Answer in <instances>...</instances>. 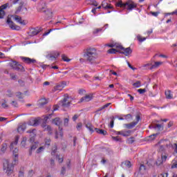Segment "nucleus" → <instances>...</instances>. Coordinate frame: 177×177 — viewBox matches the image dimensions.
<instances>
[{
	"mask_svg": "<svg viewBox=\"0 0 177 177\" xmlns=\"http://www.w3.org/2000/svg\"><path fill=\"white\" fill-rule=\"evenodd\" d=\"M127 167V168H131L132 167V164L129 160H125L124 162H122V167Z\"/></svg>",
	"mask_w": 177,
	"mask_h": 177,
	"instance_id": "nucleus-28",
	"label": "nucleus"
},
{
	"mask_svg": "<svg viewBox=\"0 0 177 177\" xmlns=\"http://www.w3.org/2000/svg\"><path fill=\"white\" fill-rule=\"evenodd\" d=\"M56 151H57V145L55 144L54 146L52 147L51 154L53 156H55V154H56Z\"/></svg>",
	"mask_w": 177,
	"mask_h": 177,
	"instance_id": "nucleus-37",
	"label": "nucleus"
},
{
	"mask_svg": "<svg viewBox=\"0 0 177 177\" xmlns=\"http://www.w3.org/2000/svg\"><path fill=\"white\" fill-rule=\"evenodd\" d=\"M156 139V133H153L151 136H149L148 137L146 138V140L148 142H151L152 140H154Z\"/></svg>",
	"mask_w": 177,
	"mask_h": 177,
	"instance_id": "nucleus-32",
	"label": "nucleus"
},
{
	"mask_svg": "<svg viewBox=\"0 0 177 177\" xmlns=\"http://www.w3.org/2000/svg\"><path fill=\"white\" fill-rule=\"evenodd\" d=\"M6 96H8V97H13V93L12 92L11 90H8L7 91Z\"/></svg>",
	"mask_w": 177,
	"mask_h": 177,
	"instance_id": "nucleus-48",
	"label": "nucleus"
},
{
	"mask_svg": "<svg viewBox=\"0 0 177 177\" xmlns=\"http://www.w3.org/2000/svg\"><path fill=\"white\" fill-rule=\"evenodd\" d=\"M15 20L19 23V24H22V26H26V22H24V20H23L20 16L15 15Z\"/></svg>",
	"mask_w": 177,
	"mask_h": 177,
	"instance_id": "nucleus-22",
	"label": "nucleus"
},
{
	"mask_svg": "<svg viewBox=\"0 0 177 177\" xmlns=\"http://www.w3.org/2000/svg\"><path fill=\"white\" fill-rule=\"evenodd\" d=\"M8 64L12 68L13 70H16V71H20L21 73H24L26 71L24 66L17 61L11 60Z\"/></svg>",
	"mask_w": 177,
	"mask_h": 177,
	"instance_id": "nucleus-5",
	"label": "nucleus"
},
{
	"mask_svg": "<svg viewBox=\"0 0 177 177\" xmlns=\"http://www.w3.org/2000/svg\"><path fill=\"white\" fill-rule=\"evenodd\" d=\"M20 59L24 63H26V64H35V63H37V59H31L27 57H20Z\"/></svg>",
	"mask_w": 177,
	"mask_h": 177,
	"instance_id": "nucleus-13",
	"label": "nucleus"
},
{
	"mask_svg": "<svg viewBox=\"0 0 177 177\" xmlns=\"http://www.w3.org/2000/svg\"><path fill=\"white\" fill-rule=\"evenodd\" d=\"M86 128L88 129V131H91V133H93L94 130H93V125H92L91 123H88L86 124Z\"/></svg>",
	"mask_w": 177,
	"mask_h": 177,
	"instance_id": "nucleus-31",
	"label": "nucleus"
},
{
	"mask_svg": "<svg viewBox=\"0 0 177 177\" xmlns=\"http://www.w3.org/2000/svg\"><path fill=\"white\" fill-rule=\"evenodd\" d=\"M108 5H109V3H107V2H106V1H104L102 3V8H104V9H106L107 8Z\"/></svg>",
	"mask_w": 177,
	"mask_h": 177,
	"instance_id": "nucleus-57",
	"label": "nucleus"
},
{
	"mask_svg": "<svg viewBox=\"0 0 177 177\" xmlns=\"http://www.w3.org/2000/svg\"><path fill=\"white\" fill-rule=\"evenodd\" d=\"M10 77L11 78V80H13L14 81H16L17 76H16L15 74L13 73H10Z\"/></svg>",
	"mask_w": 177,
	"mask_h": 177,
	"instance_id": "nucleus-55",
	"label": "nucleus"
},
{
	"mask_svg": "<svg viewBox=\"0 0 177 177\" xmlns=\"http://www.w3.org/2000/svg\"><path fill=\"white\" fill-rule=\"evenodd\" d=\"M110 127L114 128V118H112V120L110 122Z\"/></svg>",
	"mask_w": 177,
	"mask_h": 177,
	"instance_id": "nucleus-61",
	"label": "nucleus"
},
{
	"mask_svg": "<svg viewBox=\"0 0 177 177\" xmlns=\"http://www.w3.org/2000/svg\"><path fill=\"white\" fill-rule=\"evenodd\" d=\"M16 96L19 100H23L24 98V96H23V93L21 92H17Z\"/></svg>",
	"mask_w": 177,
	"mask_h": 177,
	"instance_id": "nucleus-43",
	"label": "nucleus"
},
{
	"mask_svg": "<svg viewBox=\"0 0 177 177\" xmlns=\"http://www.w3.org/2000/svg\"><path fill=\"white\" fill-rule=\"evenodd\" d=\"M137 39H138V41H139V42H143L144 41H146V37H142L140 35H138Z\"/></svg>",
	"mask_w": 177,
	"mask_h": 177,
	"instance_id": "nucleus-46",
	"label": "nucleus"
},
{
	"mask_svg": "<svg viewBox=\"0 0 177 177\" xmlns=\"http://www.w3.org/2000/svg\"><path fill=\"white\" fill-rule=\"evenodd\" d=\"M18 142H19V137H16L15 142H12V143L10 144V150H13V145H17Z\"/></svg>",
	"mask_w": 177,
	"mask_h": 177,
	"instance_id": "nucleus-35",
	"label": "nucleus"
},
{
	"mask_svg": "<svg viewBox=\"0 0 177 177\" xmlns=\"http://www.w3.org/2000/svg\"><path fill=\"white\" fill-rule=\"evenodd\" d=\"M133 86H135V88H140L141 86L140 81H137L136 82L133 83Z\"/></svg>",
	"mask_w": 177,
	"mask_h": 177,
	"instance_id": "nucleus-47",
	"label": "nucleus"
},
{
	"mask_svg": "<svg viewBox=\"0 0 177 177\" xmlns=\"http://www.w3.org/2000/svg\"><path fill=\"white\" fill-rule=\"evenodd\" d=\"M68 118H66L64 120V125L65 127H67L68 125Z\"/></svg>",
	"mask_w": 177,
	"mask_h": 177,
	"instance_id": "nucleus-60",
	"label": "nucleus"
},
{
	"mask_svg": "<svg viewBox=\"0 0 177 177\" xmlns=\"http://www.w3.org/2000/svg\"><path fill=\"white\" fill-rule=\"evenodd\" d=\"M19 133H23L26 131V124H21L17 128Z\"/></svg>",
	"mask_w": 177,
	"mask_h": 177,
	"instance_id": "nucleus-27",
	"label": "nucleus"
},
{
	"mask_svg": "<svg viewBox=\"0 0 177 177\" xmlns=\"http://www.w3.org/2000/svg\"><path fill=\"white\" fill-rule=\"evenodd\" d=\"M102 31H103V28H95L93 31V35H96V34H99V32H102Z\"/></svg>",
	"mask_w": 177,
	"mask_h": 177,
	"instance_id": "nucleus-36",
	"label": "nucleus"
},
{
	"mask_svg": "<svg viewBox=\"0 0 177 177\" xmlns=\"http://www.w3.org/2000/svg\"><path fill=\"white\" fill-rule=\"evenodd\" d=\"M41 31H42V28H32L30 32V35L31 37H34V35H38V34H39V32H41Z\"/></svg>",
	"mask_w": 177,
	"mask_h": 177,
	"instance_id": "nucleus-16",
	"label": "nucleus"
},
{
	"mask_svg": "<svg viewBox=\"0 0 177 177\" xmlns=\"http://www.w3.org/2000/svg\"><path fill=\"white\" fill-rule=\"evenodd\" d=\"M66 174V167H62L61 169V175H64Z\"/></svg>",
	"mask_w": 177,
	"mask_h": 177,
	"instance_id": "nucleus-63",
	"label": "nucleus"
},
{
	"mask_svg": "<svg viewBox=\"0 0 177 177\" xmlns=\"http://www.w3.org/2000/svg\"><path fill=\"white\" fill-rule=\"evenodd\" d=\"M41 124V118H38L30 122L29 124L32 127H38Z\"/></svg>",
	"mask_w": 177,
	"mask_h": 177,
	"instance_id": "nucleus-19",
	"label": "nucleus"
},
{
	"mask_svg": "<svg viewBox=\"0 0 177 177\" xmlns=\"http://www.w3.org/2000/svg\"><path fill=\"white\" fill-rule=\"evenodd\" d=\"M59 56H60V53H59V52L52 51L51 53H50L48 55H46V58L48 60L55 61L56 60V59H57V57H59Z\"/></svg>",
	"mask_w": 177,
	"mask_h": 177,
	"instance_id": "nucleus-12",
	"label": "nucleus"
},
{
	"mask_svg": "<svg viewBox=\"0 0 177 177\" xmlns=\"http://www.w3.org/2000/svg\"><path fill=\"white\" fill-rule=\"evenodd\" d=\"M6 8H12V6H10L9 1L8 3H6V4H4V5H2L0 7V10H5V9H6Z\"/></svg>",
	"mask_w": 177,
	"mask_h": 177,
	"instance_id": "nucleus-33",
	"label": "nucleus"
},
{
	"mask_svg": "<svg viewBox=\"0 0 177 177\" xmlns=\"http://www.w3.org/2000/svg\"><path fill=\"white\" fill-rule=\"evenodd\" d=\"M137 91L138 93H140V95H143V93H146V88H140L138 89Z\"/></svg>",
	"mask_w": 177,
	"mask_h": 177,
	"instance_id": "nucleus-51",
	"label": "nucleus"
},
{
	"mask_svg": "<svg viewBox=\"0 0 177 177\" xmlns=\"http://www.w3.org/2000/svg\"><path fill=\"white\" fill-rule=\"evenodd\" d=\"M39 12H41V13H45L46 14V19L48 20L52 19L53 17V12H52V10L50 9H46V7H41L38 9Z\"/></svg>",
	"mask_w": 177,
	"mask_h": 177,
	"instance_id": "nucleus-7",
	"label": "nucleus"
},
{
	"mask_svg": "<svg viewBox=\"0 0 177 177\" xmlns=\"http://www.w3.org/2000/svg\"><path fill=\"white\" fill-rule=\"evenodd\" d=\"M95 130L96 131L97 133H100V135H103L104 136H106V135H107V131L104 129L95 128Z\"/></svg>",
	"mask_w": 177,
	"mask_h": 177,
	"instance_id": "nucleus-25",
	"label": "nucleus"
},
{
	"mask_svg": "<svg viewBox=\"0 0 177 177\" xmlns=\"http://www.w3.org/2000/svg\"><path fill=\"white\" fill-rule=\"evenodd\" d=\"M39 104L41 106H45V104H48V100L45 98H41L39 100Z\"/></svg>",
	"mask_w": 177,
	"mask_h": 177,
	"instance_id": "nucleus-34",
	"label": "nucleus"
},
{
	"mask_svg": "<svg viewBox=\"0 0 177 177\" xmlns=\"http://www.w3.org/2000/svg\"><path fill=\"white\" fill-rule=\"evenodd\" d=\"M69 99H70V97L68 96V94H65L64 99L59 102V106L64 108L70 107L71 101Z\"/></svg>",
	"mask_w": 177,
	"mask_h": 177,
	"instance_id": "nucleus-6",
	"label": "nucleus"
},
{
	"mask_svg": "<svg viewBox=\"0 0 177 177\" xmlns=\"http://www.w3.org/2000/svg\"><path fill=\"white\" fill-rule=\"evenodd\" d=\"M158 122H160V121L156 120V131H158V132L156 133V136H157V135H160V132L164 130V126L162 125L164 123L158 124Z\"/></svg>",
	"mask_w": 177,
	"mask_h": 177,
	"instance_id": "nucleus-17",
	"label": "nucleus"
},
{
	"mask_svg": "<svg viewBox=\"0 0 177 177\" xmlns=\"http://www.w3.org/2000/svg\"><path fill=\"white\" fill-rule=\"evenodd\" d=\"M135 142V138L133 137H131L127 139V143L129 145H132Z\"/></svg>",
	"mask_w": 177,
	"mask_h": 177,
	"instance_id": "nucleus-45",
	"label": "nucleus"
},
{
	"mask_svg": "<svg viewBox=\"0 0 177 177\" xmlns=\"http://www.w3.org/2000/svg\"><path fill=\"white\" fill-rule=\"evenodd\" d=\"M24 5V2H21L19 3V6L17 7V8L15 10V15H19L20 12L23 10V6Z\"/></svg>",
	"mask_w": 177,
	"mask_h": 177,
	"instance_id": "nucleus-23",
	"label": "nucleus"
},
{
	"mask_svg": "<svg viewBox=\"0 0 177 177\" xmlns=\"http://www.w3.org/2000/svg\"><path fill=\"white\" fill-rule=\"evenodd\" d=\"M6 12L3 10H0V19L5 17Z\"/></svg>",
	"mask_w": 177,
	"mask_h": 177,
	"instance_id": "nucleus-52",
	"label": "nucleus"
},
{
	"mask_svg": "<svg viewBox=\"0 0 177 177\" xmlns=\"http://www.w3.org/2000/svg\"><path fill=\"white\" fill-rule=\"evenodd\" d=\"M108 53H111V54H115L117 52H119L120 53V50H117V49L115 48H111L109 50H108Z\"/></svg>",
	"mask_w": 177,
	"mask_h": 177,
	"instance_id": "nucleus-41",
	"label": "nucleus"
},
{
	"mask_svg": "<svg viewBox=\"0 0 177 177\" xmlns=\"http://www.w3.org/2000/svg\"><path fill=\"white\" fill-rule=\"evenodd\" d=\"M117 49H119V50H122L120 52L122 55H124L125 56H129L131 53H132V49H131V47L128 48H124L121 45L116 46Z\"/></svg>",
	"mask_w": 177,
	"mask_h": 177,
	"instance_id": "nucleus-8",
	"label": "nucleus"
},
{
	"mask_svg": "<svg viewBox=\"0 0 177 177\" xmlns=\"http://www.w3.org/2000/svg\"><path fill=\"white\" fill-rule=\"evenodd\" d=\"M56 158L58 159V162H59V164L63 162V158H60V155H57Z\"/></svg>",
	"mask_w": 177,
	"mask_h": 177,
	"instance_id": "nucleus-59",
	"label": "nucleus"
},
{
	"mask_svg": "<svg viewBox=\"0 0 177 177\" xmlns=\"http://www.w3.org/2000/svg\"><path fill=\"white\" fill-rule=\"evenodd\" d=\"M7 24H8L11 30H16L17 31H19L21 29V28L16 24H15L14 22L12 21V19L8 17L6 21Z\"/></svg>",
	"mask_w": 177,
	"mask_h": 177,
	"instance_id": "nucleus-9",
	"label": "nucleus"
},
{
	"mask_svg": "<svg viewBox=\"0 0 177 177\" xmlns=\"http://www.w3.org/2000/svg\"><path fill=\"white\" fill-rule=\"evenodd\" d=\"M8 147V145H6V144H3L2 147H1V151H6V147Z\"/></svg>",
	"mask_w": 177,
	"mask_h": 177,
	"instance_id": "nucleus-62",
	"label": "nucleus"
},
{
	"mask_svg": "<svg viewBox=\"0 0 177 177\" xmlns=\"http://www.w3.org/2000/svg\"><path fill=\"white\" fill-rule=\"evenodd\" d=\"M20 0H10L8 3H10V6L12 7L13 5H16L17 2H19Z\"/></svg>",
	"mask_w": 177,
	"mask_h": 177,
	"instance_id": "nucleus-44",
	"label": "nucleus"
},
{
	"mask_svg": "<svg viewBox=\"0 0 177 177\" xmlns=\"http://www.w3.org/2000/svg\"><path fill=\"white\" fill-rule=\"evenodd\" d=\"M156 146L158 147V155H162V156H168V153H167V151H165V147L162 145L156 144Z\"/></svg>",
	"mask_w": 177,
	"mask_h": 177,
	"instance_id": "nucleus-14",
	"label": "nucleus"
},
{
	"mask_svg": "<svg viewBox=\"0 0 177 177\" xmlns=\"http://www.w3.org/2000/svg\"><path fill=\"white\" fill-rule=\"evenodd\" d=\"M92 99H93V95L92 94H88L86 95L84 97H82L80 100V102H91V100H92Z\"/></svg>",
	"mask_w": 177,
	"mask_h": 177,
	"instance_id": "nucleus-18",
	"label": "nucleus"
},
{
	"mask_svg": "<svg viewBox=\"0 0 177 177\" xmlns=\"http://www.w3.org/2000/svg\"><path fill=\"white\" fill-rule=\"evenodd\" d=\"M138 172L141 175H145V174H146V172H147L146 166L143 164H140V167H139Z\"/></svg>",
	"mask_w": 177,
	"mask_h": 177,
	"instance_id": "nucleus-21",
	"label": "nucleus"
},
{
	"mask_svg": "<svg viewBox=\"0 0 177 177\" xmlns=\"http://www.w3.org/2000/svg\"><path fill=\"white\" fill-rule=\"evenodd\" d=\"M27 142V138L24 137L22 138V140L21 142V146H22V147H26V143Z\"/></svg>",
	"mask_w": 177,
	"mask_h": 177,
	"instance_id": "nucleus-42",
	"label": "nucleus"
},
{
	"mask_svg": "<svg viewBox=\"0 0 177 177\" xmlns=\"http://www.w3.org/2000/svg\"><path fill=\"white\" fill-rule=\"evenodd\" d=\"M112 139L115 142H121V138H120V137L118 136H116V137L112 136Z\"/></svg>",
	"mask_w": 177,
	"mask_h": 177,
	"instance_id": "nucleus-54",
	"label": "nucleus"
},
{
	"mask_svg": "<svg viewBox=\"0 0 177 177\" xmlns=\"http://www.w3.org/2000/svg\"><path fill=\"white\" fill-rule=\"evenodd\" d=\"M167 158H168V155H158L156 162V165H162V163L167 161Z\"/></svg>",
	"mask_w": 177,
	"mask_h": 177,
	"instance_id": "nucleus-11",
	"label": "nucleus"
},
{
	"mask_svg": "<svg viewBox=\"0 0 177 177\" xmlns=\"http://www.w3.org/2000/svg\"><path fill=\"white\" fill-rule=\"evenodd\" d=\"M84 57L90 64H96V59L99 57L97 50L93 47H88L84 50Z\"/></svg>",
	"mask_w": 177,
	"mask_h": 177,
	"instance_id": "nucleus-2",
	"label": "nucleus"
},
{
	"mask_svg": "<svg viewBox=\"0 0 177 177\" xmlns=\"http://www.w3.org/2000/svg\"><path fill=\"white\" fill-rule=\"evenodd\" d=\"M52 115H53V113H50V114H48V115H46L45 117H44V122H48V120H50V118H52Z\"/></svg>",
	"mask_w": 177,
	"mask_h": 177,
	"instance_id": "nucleus-38",
	"label": "nucleus"
},
{
	"mask_svg": "<svg viewBox=\"0 0 177 177\" xmlns=\"http://www.w3.org/2000/svg\"><path fill=\"white\" fill-rule=\"evenodd\" d=\"M53 124L55 125H57V127H60L62 124V120L59 118H55L54 120H53Z\"/></svg>",
	"mask_w": 177,
	"mask_h": 177,
	"instance_id": "nucleus-24",
	"label": "nucleus"
},
{
	"mask_svg": "<svg viewBox=\"0 0 177 177\" xmlns=\"http://www.w3.org/2000/svg\"><path fill=\"white\" fill-rule=\"evenodd\" d=\"M158 145H160V146H163L164 147H167V149H175V151L177 153V145L176 143L173 145L168 139H162L158 142Z\"/></svg>",
	"mask_w": 177,
	"mask_h": 177,
	"instance_id": "nucleus-4",
	"label": "nucleus"
},
{
	"mask_svg": "<svg viewBox=\"0 0 177 177\" xmlns=\"http://www.w3.org/2000/svg\"><path fill=\"white\" fill-rule=\"evenodd\" d=\"M158 177H168V173L160 174Z\"/></svg>",
	"mask_w": 177,
	"mask_h": 177,
	"instance_id": "nucleus-64",
	"label": "nucleus"
},
{
	"mask_svg": "<svg viewBox=\"0 0 177 177\" xmlns=\"http://www.w3.org/2000/svg\"><path fill=\"white\" fill-rule=\"evenodd\" d=\"M62 60H64V62H70V60H71V59H68V58L67 57V56H66V55H62Z\"/></svg>",
	"mask_w": 177,
	"mask_h": 177,
	"instance_id": "nucleus-49",
	"label": "nucleus"
},
{
	"mask_svg": "<svg viewBox=\"0 0 177 177\" xmlns=\"http://www.w3.org/2000/svg\"><path fill=\"white\" fill-rule=\"evenodd\" d=\"M147 164L149 167H154V165H156V161L154 160L149 159L147 162Z\"/></svg>",
	"mask_w": 177,
	"mask_h": 177,
	"instance_id": "nucleus-30",
	"label": "nucleus"
},
{
	"mask_svg": "<svg viewBox=\"0 0 177 177\" xmlns=\"http://www.w3.org/2000/svg\"><path fill=\"white\" fill-rule=\"evenodd\" d=\"M88 3L93 6H97V2L95 0H87Z\"/></svg>",
	"mask_w": 177,
	"mask_h": 177,
	"instance_id": "nucleus-39",
	"label": "nucleus"
},
{
	"mask_svg": "<svg viewBox=\"0 0 177 177\" xmlns=\"http://www.w3.org/2000/svg\"><path fill=\"white\" fill-rule=\"evenodd\" d=\"M42 128L44 129V131H48V135H53V129L49 125H47L46 122H43L41 125Z\"/></svg>",
	"mask_w": 177,
	"mask_h": 177,
	"instance_id": "nucleus-15",
	"label": "nucleus"
},
{
	"mask_svg": "<svg viewBox=\"0 0 177 177\" xmlns=\"http://www.w3.org/2000/svg\"><path fill=\"white\" fill-rule=\"evenodd\" d=\"M63 86H62L61 84L59 83L58 84H57L55 87L54 89L55 91H62L63 89Z\"/></svg>",
	"mask_w": 177,
	"mask_h": 177,
	"instance_id": "nucleus-40",
	"label": "nucleus"
},
{
	"mask_svg": "<svg viewBox=\"0 0 177 177\" xmlns=\"http://www.w3.org/2000/svg\"><path fill=\"white\" fill-rule=\"evenodd\" d=\"M3 102H4L1 104L3 109H7V107H9V106L6 104V100H3Z\"/></svg>",
	"mask_w": 177,
	"mask_h": 177,
	"instance_id": "nucleus-56",
	"label": "nucleus"
},
{
	"mask_svg": "<svg viewBox=\"0 0 177 177\" xmlns=\"http://www.w3.org/2000/svg\"><path fill=\"white\" fill-rule=\"evenodd\" d=\"M117 8H124L127 10H133V9H136L138 8V4L133 2V1L128 0L126 3H122V1H118L116 3Z\"/></svg>",
	"mask_w": 177,
	"mask_h": 177,
	"instance_id": "nucleus-3",
	"label": "nucleus"
},
{
	"mask_svg": "<svg viewBox=\"0 0 177 177\" xmlns=\"http://www.w3.org/2000/svg\"><path fill=\"white\" fill-rule=\"evenodd\" d=\"M28 133H30V143H35V133H34V129L28 131Z\"/></svg>",
	"mask_w": 177,
	"mask_h": 177,
	"instance_id": "nucleus-20",
	"label": "nucleus"
},
{
	"mask_svg": "<svg viewBox=\"0 0 177 177\" xmlns=\"http://www.w3.org/2000/svg\"><path fill=\"white\" fill-rule=\"evenodd\" d=\"M13 161L12 164L9 163V160H6L3 163V171L7 174L8 176H10L13 174L15 165L19 162V149L15 148L12 150Z\"/></svg>",
	"mask_w": 177,
	"mask_h": 177,
	"instance_id": "nucleus-1",
	"label": "nucleus"
},
{
	"mask_svg": "<svg viewBox=\"0 0 177 177\" xmlns=\"http://www.w3.org/2000/svg\"><path fill=\"white\" fill-rule=\"evenodd\" d=\"M131 133H132V131L128 130V131H124L123 136H124V137L129 136V135H131Z\"/></svg>",
	"mask_w": 177,
	"mask_h": 177,
	"instance_id": "nucleus-50",
	"label": "nucleus"
},
{
	"mask_svg": "<svg viewBox=\"0 0 177 177\" xmlns=\"http://www.w3.org/2000/svg\"><path fill=\"white\" fill-rule=\"evenodd\" d=\"M165 95L166 96V99H172L173 95L171 90H167L165 92Z\"/></svg>",
	"mask_w": 177,
	"mask_h": 177,
	"instance_id": "nucleus-29",
	"label": "nucleus"
},
{
	"mask_svg": "<svg viewBox=\"0 0 177 177\" xmlns=\"http://www.w3.org/2000/svg\"><path fill=\"white\" fill-rule=\"evenodd\" d=\"M136 118V122H133L129 124H124V127H126L127 129H132V128H134L136 125H138V122H139V121L140 120V115L138 114Z\"/></svg>",
	"mask_w": 177,
	"mask_h": 177,
	"instance_id": "nucleus-10",
	"label": "nucleus"
},
{
	"mask_svg": "<svg viewBox=\"0 0 177 177\" xmlns=\"http://www.w3.org/2000/svg\"><path fill=\"white\" fill-rule=\"evenodd\" d=\"M34 174H35V172H34V170H30L28 171V176L30 177H32L34 176Z\"/></svg>",
	"mask_w": 177,
	"mask_h": 177,
	"instance_id": "nucleus-58",
	"label": "nucleus"
},
{
	"mask_svg": "<svg viewBox=\"0 0 177 177\" xmlns=\"http://www.w3.org/2000/svg\"><path fill=\"white\" fill-rule=\"evenodd\" d=\"M37 147H38V143L34 142L32 145L30 149L29 150V156H31V154H32V151L35 150V149H37Z\"/></svg>",
	"mask_w": 177,
	"mask_h": 177,
	"instance_id": "nucleus-26",
	"label": "nucleus"
},
{
	"mask_svg": "<svg viewBox=\"0 0 177 177\" xmlns=\"http://www.w3.org/2000/svg\"><path fill=\"white\" fill-rule=\"evenodd\" d=\"M50 142H51L50 138H46L45 139V145H46L47 146H50Z\"/></svg>",
	"mask_w": 177,
	"mask_h": 177,
	"instance_id": "nucleus-53",
	"label": "nucleus"
}]
</instances>
